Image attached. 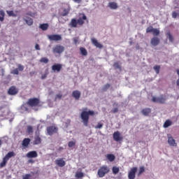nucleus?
Masks as SVG:
<instances>
[{"mask_svg":"<svg viewBox=\"0 0 179 179\" xmlns=\"http://www.w3.org/2000/svg\"><path fill=\"white\" fill-rule=\"evenodd\" d=\"M80 51L81 55H84V57H86L87 55V50L85 48H80Z\"/></svg>","mask_w":179,"mask_h":179,"instance_id":"32","label":"nucleus"},{"mask_svg":"<svg viewBox=\"0 0 179 179\" xmlns=\"http://www.w3.org/2000/svg\"><path fill=\"white\" fill-rule=\"evenodd\" d=\"M35 50L40 51V45L37 43L35 45Z\"/></svg>","mask_w":179,"mask_h":179,"instance_id":"51","label":"nucleus"},{"mask_svg":"<svg viewBox=\"0 0 179 179\" xmlns=\"http://www.w3.org/2000/svg\"><path fill=\"white\" fill-rule=\"evenodd\" d=\"M166 100H167L166 96L161 95L159 97L153 96L152 99V102L159 103V104H164V103H166Z\"/></svg>","mask_w":179,"mask_h":179,"instance_id":"5","label":"nucleus"},{"mask_svg":"<svg viewBox=\"0 0 179 179\" xmlns=\"http://www.w3.org/2000/svg\"><path fill=\"white\" fill-rule=\"evenodd\" d=\"M146 33H152L154 36H159V34H160V31L150 26L146 29Z\"/></svg>","mask_w":179,"mask_h":179,"instance_id":"7","label":"nucleus"},{"mask_svg":"<svg viewBox=\"0 0 179 179\" xmlns=\"http://www.w3.org/2000/svg\"><path fill=\"white\" fill-rule=\"evenodd\" d=\"M74 2H78V3H80V2H82V0H73Z\"/></svg>","mask_w":179,"mask_h":179,"instance_id":"54","label":"nucleus"},{"mask_svg":"<svg viewBox=\"0 0 179 179\" xmlns=\"http://www.w3.org/2000/svg\"><path fill=\"white\" fill-rule=\"evenodd\" d=\"M113 174H118V173H120V168L113 166Z\"/></svg>","mask_w":179,"mask_h":179,"instance_id":"38","label":"nucleus"},{"mask_svg":"<svg viewBox=\"0 0 179 179\" xmlns=\"http://www.w3.org/2000/svg\"><path fill=\"white\" fill-rule=\"evenodd\" d=\"M73 41L74 44H78L79 43V38H73Z\"/></svg>","mask_w":179,"mask_h":179,"instance_id":"49","label":"nucleus"},{"mask_svg":"<svg viewBox=\"0 0 179 179\" xmlns=\"http://www.w3.org/2000/svg\"><path fill=\"white\" fill-rule=\"evenodd\" d=\"M111 113H113V114H115V113H118V108H115L111 110Z\"/></svg>","mask_w":179,"mask_h":179,"instance_id":"50","label":"nucleus"},{"mask_svg":"<svg viewBox=\"0 0 179 179\" xmlns=\"http://www.w3.org/2000/svg\"><path fill=\"white\" fill-rule=\"evenodd\" d=\"M48 24L45 23V24H40L39 27L40 29H41V30H43V31H45V30L48 29Z\"/></svg>","mask_w":179,"mask_h":179,"instance_id":"30","label":"nucleus"},{"mask_svg":"<svg viewBox=\"0 0 179 179\" xmlns=\"http://www.w3.org/2000/svg\"><path fill=\"white\" fill-rule=\"evenodd\" d=\"M22 145L24 148H27L30 145V138H24L22 141Z\"/></svg>","mask_w":179,"mask_h":179,"instance_id":"24","label":"nucleus"},{"mask_svg":"<svg viewBox=\"0 0 179 179\" xmlns=\"http://www.w3.org/2000/svg\"><path fill=\"white\" fill-rule=\"evenodd\" d=\"M62 69V64H55L52 66V70L53 72H61Z\"/></svg>","mask_w":179,"mask_h":179,"instance_id":"16","label":"nucleus"},{"mask_svg":"<svg viewBox=\"0 0 179 179\" xmlns=\"http://www.w3.org/2000/svg\"><path fill=\"white\" fill-rule=\"evenodd\" d=\"M62 99V94H56L55 101H57V100L58 99L61 100Z\"/></svg>","mask_w":179,"mask_h":179,"instance_id":"46","label":"nucleus"},{"mask_svg":"<svg viewBox=\"0 0 179 179\" xmlns=\"http://www.w3.org/2000/svg\"><path fill=\"white\" fill-rule=\"evenodd\" d=\"M47 75H48V73H47L43 74V75H42L41 79H45V78H47Z\"/></svg>","mask_w":179,"mask_h":179,"instance_id":"52","label":"nucleus"},{"mask_svg":"<svg viewBox=\"0 0 179 179\" xmlns=\"http://www.w3.org/2000/svg\"><path fill=\"white\" fill-rule=\"evenodd\" d=\"M154 70L155 71L156 73L159 74L160 72V66H154Z\"/></svg>","mask_w":179,"mask_h":179,"instance_id":"40","label":"nucleus"},{"mask_svg":"<svg viewBox=\"0 0 179 179\" xmlns=\"http://www.w3.org/2000/svg\"><path fill=\"white\" fill-rule=\"evenodd\" d=\"M38 154H37V151H29L26 157H28V159H36V157H38Z\"/></svg>","mask_w":179,"mask_h":179,"instance_id":"14","label":"nucleus"},{"mask_svg":"<svg viewBox=\"0 0 179 179\" xmlns=\"http://www.w3.org/2000/svg\"><path fill=\"white\" fill-rule=\"evenodd\" d=\"M82 15L83 17H80L78 20H76V19L75 18L71 19L69 23L70 27L76 28L78 27V26H83V24H85V20H87V17H86V15H85L84 13H83Z\"/></svg>","mask_w":179,"mask_h":179,"instance_id":"2","label":"nucleus"},{"mask_svg":"<svg viewBox=\"0 0 179 179\" xmlns=\"http://www.w3.org/2000/svg\"><path fill=\"white\" fill-rule=\"evenodd\" d=\"M136 171H138V168L133 167L131 169L130 171L128 173V178L129 179H135Z\"/></svg>","mask_w":179,"mask_h":179,"instance_id":"10","label":"nucleus"},{"mask_svg":"<svg viewBox=\"0 0 179 179\" xmlns=\"http://www.w3.org/2000/svg\"><path fill=\"white\" fill-rule=\"evenodd\" d=\"M31 174L27 173L24 176H22V179H31Z\"/></svg>","mask_w":179,"mask_h":179,"instance_id":"42","label":"nucleus"},{"mask_svg":"<svg viewBox=\"0 0 179 179\" xmlns=\"http://www.w3.org/2000/svg\"><path fill=\"white\" fill-rule=\"evenodd\" d=\"M76 145V141H69L68 143L69 148H73Z\"/></svg>","mask_w":179,"mask_h":179,"instance_id":"39","label":"nucleus"},{"mask_svg":"<svg viewBox=\"0 0 179 179\" xmlns=\"http://www.w3.org/2000/svg\"><path fill=\"white\" fill-rule=\"evenodd\" d=\"M27 104L29 107H37L40 104V99L38 98H31L28 100Z\"/></svg>","mask_w":179,"mask_h":179,"instance_id":"4","label":"nucleus"},{"mask_svg":"<svg viewBox=\"0 0 179 179\" xmlns=\"http://www.w3.org/2000/svg\"><path fill=\"white\" fill-rule=\"evenodd\" d=\"M7 163H8V160L6 159L5 158H3L2 162L0 163V169L5 167Z\"/></svg>","mask_w":179,"mask_h":179,"instance_id":"34","label":"nucleus"},{"mask_svg":"<svg viewBox=\"0 0 179 179\" xmlns=\"http://www.w3.org/2000/svg\"><path fill=\"white\" fill-rule=\"evenodd\" d=\"M69 12H71L70 8H64L62 13V16H68V15H69Z\"/></svg>","mask_w":179,"mask_h":179,"instance_id":"28","label":"nucleus"},{"mask_svg":"<svg viewBox=\"0 0 179 179\" xmlns=\"http://www.w3.org/2000/svg\"><path fill=\"white\" fill-rule=\"evenodd\" d=\"M5 20V11L3 10H0V22H3Z\"/></svg>","mask_w":179,"mask_h":179,"instance_id":"31","label":"nucleus"},{"mask_svg":"<svg viewBox=\"0 0 179 179\" xmlns=\"http://www.w3.org/2000/svg\"><path fill=\"white\" fill-rule=\"evenodd\" d=\"M23 71H24V66H23L22 64H17V68L11 71V73L13 75H19V71L20 72H23Z\"/></svg>","mask_w":179,"mask_h":179,"instance_id":"11","label":"nucleus"},{"mask_svg":"<svg viewBox=\"0 0 179 179\" xmlns=\"http://www.w3.org/2000/svg\"><path fill=\"white\" fill-rule=\"evenodd\" d=\"M136 50H139V45L136 46Z\"/></svg>","mask_w":179,"mask_h":179,"instance_id":"55","label":"nucleus"},{"mask_svg":"<svg viewBox=\"0 0 179 179\" xmlns=\"http://www.w3.org/2000/svg\"><path fill=\"white\" fill-rule=\"evenodd\" d=\"M106 157L109 162H114V160H115V156L113 154H108Z\"/></svg>","mask_w":179,"mask_h":179,"instance_id":"29","label":"nucleus"},{"mask_svg":"<svg viewBox=\"0 0 179 179\" xmlns=\"http://www.w3.org/2000/svg\"><path fill=\"white\" fill-rule=\"evenodd\" d=\"M58 131V129L54 126H50L47 127V132L50 136L51 135H54V134H57Z\"/></svg>","mask_w":179,"mask_h":179,"instance_id":"12","label":"nucleus"},{"mask_svg":"<svg viewBox=\"0 0 179 179\" xmlns=\"http://www.w3.org/2000/svg\"><path fill=\"white\" fill-rule=\"evenodd\" d=\"M142 173H145V167H143V166L140 167L138 176H141V174H142Z\"/></svg>","mask_w":179,"mask_h":179,"instance_id":"44","label":"nucleus"},{"mask_svg":"<svg viewBox=\"0 0 179 179\" xmlns=\"http://www.w3.org/2000/svg\"><path fill=\"white\" fill-rule=\"evenodd\" d=\"M48 38L50 41H61V40H62L61 35L58 34L48 35Z\"/></svg>","mask_w":179,"mask_h":179,"instance_id":"8","label":"nucleus"},{"mask_svg":"<svg viewBox=\"0 0 179 179\" xmlns=\"http://www.w3.org/2000/svg\"><path fill=\"white\" fill-rule=\"evenodd\" d=\"M90 115H94V111L87 110V108H83V110L80 114V118L85 127H87L89 125V120L90 118Z\"/></svg>","mask_w":179,"mask_h":179,"instance_id":"1","label":"nucleus"},{"mask_svg":"<svg viewBox=\"0 0 179 179\" xmlns=\"http://www.w3.org/2000/svg\"><path fill=\"white\" fill-rule=\"evenodd\" d=\"M85 174L83 172H77L76 173V178H83Z\"/></svg>","mask_w":179,"mask_h":179,"instance_id":"35","label":"nucleus"},{"mask_svg":"<svg viewBox=\"0 0 179 179\" xmlns=\"http://www.w3.org/2000/svg\"><path fill=\"white\" fill-rule=\"evenodd\" d=\"M92 43L96 48H101L103 47V45H101L100 43H99L96 38H92Z\"/></svg>","mask_w":179,"mask_h":179,"instance_id":"20","label":"nucleus"},{"mask_svg":"<svg viewBox=\"0 0 179 179\" xmlns=\"http://www.w3.org/2000/svg\"><path fill=\"white\" fill-rule=\"evenodd\" d=\"M55 164L58 166L59 167H64L66 163L62 158L58 159L55 160Z\"/></svg>","mask_w":179,"mask_h":179,"instance_id":"18","label":"nucleus"},{"mask_svg":"<svg viewBox=\"0 0 179 179\" xmlns=\"http://www.w3.org/2000/svg\"><path fill=\"white\" fill-rule=\"evenodd\" d=\"M27 132L28 134H33V127L31 126H28L27 127Z\"/></svg>","mask_w":179,"mask_h":179,"instance_id":"43","label":"nucleus"},{"mask_svg":"<svg viewBox=\"0 0 179 179\" xmlns=\"http://www.w3.org/2000/svg\"><path fill=\"white\" fill-rule=\"evenodd\" d=\"M60 150H62V149H64L62 147H60V148H59Z\"/></svg>","mask_w":179,"mask_h":179,"instance_id":"57","label":"nucleus"},{"mask_svg":"<svg viewBox=\"0 0 179 179\" xmlns=\"http://www.w3.org/2000/svg\"><path fill=\"white\" fill-rule=\"evenodd\" d=\"M2 145V141L0 140V146Z\"/></svg>","mask_w":179,"mask_h":179,"instance_id":"56","label":"nucleus"},{"mask_svg":"<svg viewBox=\"0 0 179 179\" xmlns=\"http://www.w3.org/2000/svg\"><path fill=\"white\" fill-rule=\"evenodd\" d=\"M65 51V47L61 45H56L53 48H52V52L53 54H58L59 55H61L62 52Z\"/></svg>","mask_w":179,"mask_h":179,"instance_id":"6","label":"nucleus"},{"mask_svg":"<svg viewBox=\"0 0 179 179\" xmlns=\"http://www.w3.org/2000/svg\"><path fill=\"white\" fill-rule=\"evenodd\" d=\"M113 139L116 142H120V141H122V137L121 136V133L120 131H115L113 133Z\"/></svg>","mask_w":179,"mask_h":179,"instance_id":"15","label":"nucleus"},{"mask_svg":"<svg viewBox=\"0 0 179 179\" xmlns=\"http://www.w3.org/2000/svg\"><path fill=\"white\" fill-rule=\"evenodd\" d=\"M110 172V169L107 166H102L99 168L98 170V176L99 178H103L106 174H108V173Z\"/></svg>","mask_w":179,"mask_h":179,"instance_id":"3","label":"nucleus"},{"mask_svg":"<svg viewBox=\"0 0 179 179\" xmlns=\"http://www.w3.org/2000/svg\"><path fill=\"white\" fill-rule=\"evenodd\" d=\"M177 16H178V13L176 11H173L172 13V17H173V19H176L177 17Z\"/></svg>","mask_w":179,"mask_h":179,"instance_id":"47","label":"nucleus"},{"mask_svg":"<svg viewBox=\"0 0 179 179\" xmlns=\"http://www.w3.org/2000/svg\"><path fill=\"white\" fill-rule=\"evenodd\" d=\"M6 13L8 15V16H13V17H16L17 15L15 14L13 10H7Z\"/></svg>","mask_w":179,"mask_h":179,"instance_id":"37","label":"nucleus"},{"mask_svg":"<svg viewBox=\"0 0 179 179\" xmlns=\"http://www.w3.org/2000/svg\"><path fill=\"white\" fill-rule=\"evenodd\" d=\"M150 43L154 47H156L159 45V44H160V38H159L158 37H153L151 39Z\"/></svg>","mask_w":179,"mask_h":179,"instance_id":"17","label":"nucleus"},{"mask_svg":"<svg viewBox=\"0 0 179 179\" xmlns=\"http://www.w3.org/2000/svg\"><path fill=\"white\" fill-rule=\"evenodd\" d=\"M113 66L115 69H121V66H120V64H118V62H115Z\"/></svg>","mask_w":179,"mask_h":179,"instance_id":"45","label":"nucleus"},{"mask_svg":"<svg viewBox=\"0 0 179 179\" xmlns=\"http://www.w3.org/2000/svg\"><path fill=\"white\" fill-rule=\"evenodd\" d=\"M168 143L170 146H177L176 140L171 136V134H168Z\"/></svg>","mask_w":179,"mask_h":179,"instance_id":"13","label":"nucleus"},{"mask_svg":"<svg viewBox=\"0 0 179 179\" xmlns=\"http://www.w3.org/2000/svg\"><path fill=\"white\" fill-rule=\"evenodd\" d=\"M173 124V122H171V120H166V122L164 123V128H169V127H171V125Z\"/></svg>","mask_w":179,"mask_h":179,"instance_id":"27","label":"nucleus"},{"mask_svg":"<svg viewBox=\"0 0 179 179\" xmlns=\"http://www.w3.org/2000/svg\"><path fill=\"white\" fill-rule=\"evenodd\" d=\"M50 60L47 57H42L40 59V62H41L42 64H48Z\"/></svg>","mask_w":179,"mask_h":179,"instance_id":"36","label":"nucleus"},{"mask_svg":"<svg viewBox=\"0 0 179 179\" xmlns=\"http://www.w3.org/2000/svg\"><path fill=\"white\" fill-rule=\"evenodd\" d=\"M142 114H143L145 117H148L150 113H152V109L149 108H144L141 110Z\"/></svg>","mask_w":179,"mask_h":179,"instance_id":"21","label":"nucleus"},{"mask_svg":"<svg viewBox=\"0 0 179 179\" xmlns=\"http://www.w3.org/2000/svg\"><path fill=\"white\" fill-rule=\"evenodd\" d=\"M0 27H1V23H0Z\"/></svg>","mask_w":179,"mask_h":179,"instance_id":"58","label":"nucleus"},{"mask_svg":"<svg viewBox=\"0 0 179 179\" xmlns=\"http://www.w3.org/2000/svg\"><path fill=\"white\" fill-rule=\"evenodd\" d=\"M28 162L33 164V163H34V160H33V159H29V160L28 161Z\"/></svg>","mask_w":179,"mask_h":179,"instance_id":"53","label":"nucleus"},{"mask_svg":"<svg viewBox=\"0 0 179 179\" xmlns=\"http://www.w3.org/2000/svg\"><path fill=\"white\" fill-rule=\"evenodd\" d=\"M16 156V154L13 151L9 152L3 158L7 159L8 161L10 157H15Z\"/></svg>","mask_w":179,"mask_h":179,"instance_id":"22","label":"nucleus"},{"mask_svg":"<svg viewBox=\"0 0 179 179\" xmlns=\"http://www.w3.org/2000/svg\"><path fill=\"white\" fill-rule=\"evenodd\" d=\"M41 143V138L40 136H36L34 141V145H40Z\"/></svg>","mask_w":179,"mask_h":179,"instance_id":"26","label":"nucleus"},{"mask_svg":"<svg viewBox=\"0 0 179 179\" xmlns=\"http://www.w3.org/2000/svg\"><path fill=\"white\" fill-rule=\"evenodd\" d=\"M19 93V89L15 86H11L8 90V94L10 96H16Z\"/></svg>","mask_w":179,"mask_h":179,"instance_id":"9","label":"nucleus"},{"mask_svg":"<svg viewBox=\"0 0 179 179\" xmlns=\"http://www.w3.org/2000/svg\"><path fill=\"white\" fill-rule=\"evenodd\" d=\"M24 22H26L27 24H28V26H31L34 23L33 19H31V17H24L23 18Z\"/></svg>","mask_w":179,"mask_h":179,"instance_id":"23","label":"nucleus"},{"mask_svg":"<svg viewBox=\"0 0 179 179\" xmlns=\"http://www.w3.org/2000/svg\"><path fill=\"white\" fill-rule=\"evenodd\" d=\"M95 128H96V129H100L103 128V124H101V123H98V124L95 127Z\"/></svg>","mask_w":179,"mask_h":179,"instance_id":"48","label":"nucleus"},{"mask_svg":"<svg viewBox=\"0 0 179 179\" xmlns=\"http://www.w3.org/2000/svg\"><path fill=\"white\" fill-rule=\"evenodd\" d=\"M110 84H106L103 88H102V90L103 92H106V90H108V89H110Z\"/></svg>","mask_w":179,"mask_h":179,"instance_id":"41","label":"nucleus"},{"mask_svg":"<svg viewBox=\"0 0 179 179\" xmlns=\"http://www.w3.org/2000/svg\"><path fill=\"white\" fill-rule=\"evenodd\" d=\"M72 96L76 100H79V99H80V92L75 90L72 92Z\"/></svg>","mask_w":179,"mask_h":179,"instance_id":"19","label":"nucleus"},{"mask_svg":"<svg viewBox=\"0 0 179 179\" xmlns=\"http://www.w3.org/2000/svg\"><path fill=\"white\" fill-rule=\"evenodd\" d=\"M108 6L110 9H117L118 8V5L115 2H109Z\"/></svg>","mask_w":179,"mask_h":179,"instance_id":"25","label":"nucleus"},{"mask_svg":"<svg viewBox=\"0 0 179 179\" xmlns=\"http://www.w3.org/2000/svg\"><path fill=\"white\" fill-rule=\"evenodd\" d=\"M166 37L169 38L171 43H173V41H174V37H173V35H171L170 32L166 33Z\"/></svg>","mask_w":179,"mask_h":179,"instance_id":"33","label":"nucleus"}]
</instances>
